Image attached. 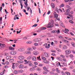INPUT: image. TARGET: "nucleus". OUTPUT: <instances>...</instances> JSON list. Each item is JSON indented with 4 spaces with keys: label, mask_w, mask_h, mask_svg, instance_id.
<instances>
[{
    "label": "nucleus",
    "mask_w": 75,
    "mask_h": 75,
    "mask_svg": "<svg viewBox=\"0 0 75 75\" xmlns=\"http://www.w3.org/2000/svg\"><path fill=\"white\" fill-rule=\"evenodd\" d=\"M71 52V51L70 50H67L65 51V53L66 54V55H69V54H70Z\"/></svg>",
    "instance_id": "1"
},
{
    "label": "nucleus",
    "mask_w": 75,
    "mask_h": 75,
    "mask_svg": "<svg viewBox=\"0 0 75 75\" xmlns=\"http://www.w3.org/2000/svg\"><path fill=\"white\" fill-rule=\"evenodd\" d=\"M25 50V49H24V48L23 47H21L18 50V51H20L21 52H23V51H24Z\"/></svg>",
    "instance_id": "2"
},
{
    "label": "nucleus",
    "mask_w": 75,
    "mask_h": 75,
    "mask_svg": "<svg viewBox=\"0 0 75 75\" xmlns=\"http://www.w3.org/2000/svg\"><path fill=\"white\" fill-rule=\"evenodd\" d=\"M18 58L20 60H23L24 59V57L23 56H21L18 57Z\"/></svg>",
    "instance_id": "3"
},
{
    "label": "nucleus",
    "mask_w": 75,
    "mask_h": 75,
    "mask_svg": "<svg viewBox=\"0 0 75 75\" xmlns=\"http://www.w3.org/2000/svg\"><path fill=\"white\" fill-rule=\"evenodd\" d=\"M10 54L11 55H15L16 54V52L15 51H12L10 52Z\"/></svg>",
    "instance_id": "4"
},
{
    "label": "nucleus",
    "mask_w": 75,
    "mask_h": 75,
    "mask_svg": "<svg viewBox=\"0 0 75 75\" xmlns=\"http://www.w3.org/2000/svg\"><path fill=\"white\" fill-rule=\"evenodd\" d=\"M66 8H67L68 9H69V10H71V9H72L71 7L69 6L68 5H66Z\"/></svg>",
    "instance_id": "5"
},
{
    "label": "nucleus",
    "mask_w": 75,
    "mask_h": 75,
    "mask_svg": "<svg viewBox=\"0 0 75 75\" xmlns=\"http://www.w3.org/2000/svg\"><path fill=\"white\" fill-rule=\"evenodd\" d=\"M8 48L9 50H10V51H12V50H14V48L11 47V46H9L8 47Z\"/></svg>",
    "instance_id": "6"
},
{
    "label": "nucleus",
    "mask_w": 75,
    "mask_h": 75,
    "mask_svg": "<svg viewBox=\"0 0 75 75\" xmlns=\"http://www.w3.org/2000/svg\"><path fill=\"white\" fill-rule=\"evenodd\" d=\"M54 17L55 18H58V15L57 14L56 12H54Z\"/></svg>",
    "instance_id": "7"
},
{
    "label": "nucleus",
    "mask_w": 75,
    "mask_h": 75,
    "mask_svg": "<svg viewBox=\"0 0 75 75\" xmlns=\"http://www.w3.org/2000/svg\"><path fill=\"white\" fill-rule=\"evenodd\" d=\"M44 54L45 55V57H46L47 58H48V57H49V55L48 53L47 52H45L44 53Z\"/></svg>",
    "instance_id": "8"
},
{
    "label": "nucleus",
    "mask_w": 75,
    "mask_h": 75,
    "mask_svg": "<svg viewBox=\"0 0 75 75\" xmlns=\"http://www.w3.org/2000/svg\"><path fill=\"white\" fill-rule=\"evenodd\" d=\"M24 54H31V52L29 51H25L24 52Z\"/></svg>",
    "instance_id": "9"
},
{
    "label": "nucleus",
    "mask_w": 75,
    "mask_h": 75,
    "mask_svg": "<svg viewBox=\"0 0 75 75\" xmlns=\"http://www.w3.org/2000/svg\"><path fill=\"white\" fill-rule=\"evenodd\" d=\"M40 39H34L33 41L35 42H39L40 41Z\"/></svg>",
    "instance_id": "10"
},
{
    "label": "nucleus",
    "mask_w": 75,
    "mask_h": 75,
    "mask_svg": "<svg viewBox=\"0 0 75 75\" xmlns=\"http://www.w3.org/2000/svg\"><path fill=\"white\" fill-rule=\"evenodd\" d=\"M19 2H20L21 3V9H23V5L22 4V2L21 1V0H19Z\"/></svg>",
    "instance_id": "11"
},
{
    "label": "nucleus",
    "mask_w": 75,
    "mask_h": 75,
    "mask_svg": "<svg viewBox=\"0 0 75 75\" xmlns=\"http://www.w3.org/2000/svg\"><path fill=\"white\" fill-rule=\"evenodd\" d=\"M32 58H33V56H29L28 57L27 59L28 60H30V59H32Z\"/></svg>",
    "instance_id": "12"
},
{
    "label": "nucleus",
    "mask_w": 75,
    "mask_h": 75,
    "mask_svg": "<svg viewBox=\"0 0 75 75\" xmlns=\"http://www.w3.org/2000/svg\"><path fill=\"white\" fill-rule=\"evenodd\" d=\"M11 58V57L10 56H8L6 57V59H7V60H9V59H10V58Z\"/></svg>",
    "instance_id": "13"
},
{
    "label": "nucleus",
    "mask_w": 75,
    "mask_h": 75,
    "mask_svg": "<svg viewBox=\"0 0 75 75\" xmlns=\"http://www.w3.org/2000/svg\"><path fill=\"white\" fill-rule=\"evenodd\" d=\"M33 54L35 55H38V52H37L36 51H35L33 52Z\"/></svg>",
    "instance_id": "14"
},
{
    "label": "nucleus",
    "mask_w": 75,
    "mask_h": 75,
    "mask_svg": "<svg viewBox=\"0 0 75 75\" xmlns=\"http://www.w3.org/2000/svg\"><path fill=\"white\" fill-rule=\"evenodd\" d=\"M32 60H33V61H35L37 60L36 59V57H32Z\"/></svg>",
    "instance_id": "15"
},
{
    "label": "nucleus",
    "mask_w": 75,
    "mask_h": 75,
    "mask_svg": "<svg viewBox=\"0 0 75 75\" xmlns=\"http://www.w3.org/2000/svg\"><path fill=\"white\" fill-rule=\"evenodd\" d=\"M24 67V65L23 64H20L19 66V68H23Z\"/></svg>",
    "instance_id": "16"
},
{
    "label": "nucleus",
    "mask_w": 75,
    "mask_h": 75,
    "mask_svg": "<svg viewBox=\"0 0 75 75\" xmlns=\"http://www.w3.org/2000/svg\"><path fill=\"white\" fill-rule=\"evenodd\" d=\"M57 32V30H53V31H52L51 33H56Z\"/></svg>",
    "instance_id": "17"
},
{
    "label": "nucleus",
    "mask_w": 75,
    "mask_h": 75,
    "mask_svg": "<svg viewBox=\"0 0 75 75\" xmlns=\"http://www.w3.org/2000/svg\"><path fill=\"white\" fill-rule=\"evenodd\" d=\"M51 4L52 7L53 8H55V4L53 3H52Z\"/></svg>",
    "instance_id": "18"
},
{
    "label": "nucleus",
    "mask_w": 75,
    "mask_h": 75,
    "mask_svg": "<svg viewBox=\"0 0 75 75\" xmlns=\"http://www.w3.org/2000/svg\"><path fill=\"white\" fill-rule=\"evenodd\" d=\"M0 46L1 47V46H2V47H6V45H5V44L1 43H0Z\"/></svg>",
    "instance_id": "19"
},
{
    "label": "nucleus",
    "mask_w": 75,
    "mask_h": 75,
    "mask_svg": "<svg viewBox=\"0 0 75 75\" xmlns=\"http://www.w3.org/2000/svg\"><path fill=\"white\" fill-rule=\"evenodd\" d=\"M46 29H47V28L45 27L40 28V30H46Z\"/></svg>",
    "instance_id": "20"
},
{
    "label": "nucleus",
    "mask_w": 75,
    "mask_h": 75,
    "mask_svg": "<svg viewBox=\"0 0 75 75\" xmlns=\"http://www.w3.org/2000/svg\"><path fill=\"white\" fill-rule=\"evenodd\" d=\"M28 2V0H26V2H24V4L25 5V6H26V7H27V6H28V4H27Z\"/></svg>",
    "instance_id": "21"
},
{
    "label": "nucleus",
    "mask_w": 75,
    "mask_h": 75,
    "mask_svg": "<svg viewBox=\"0 0 75 75\" xmlns=\"http://www.w3.org/2000/svg\"><path fill=\"white\" fill-rule=\"evenodd\" d=\"M63 50H67V46H64L63 47Z\"/></svg>",
    "instance_id": "22"
},
{
    "label": "nucleus",
    "mask_w": 75,
    "mask_h": 75,
    "mask_svg": "<svg viewBox=\"0 0 75 75\" xmlns=\"http://www.w3.org/2000/svg\"><path fill=\"white\" fill-rule=\"evenodd\" d=\"M63 40L64 42L65 43H68V42H69L67 40Z\"/></svg>",
    "instance_id": "23"
},
{
    "label": "nucleus",
    "mask_w": 75,
    "mask_h": 75,
    "mask_svg": "<svg viewBox=\"0 0 75 75\" xmlns=\"http://www.w3.org/2000/svg\"><path fill=\"white\" fill-rule=\"evenodd\" d=\"M54 27V25L52 24L50 26H47V28H52Z\"/></svg>",
    "instance_id": "24"
},
{
    "label": "nucleus",
    "mask_w": 75,
    "mask_h": 75,
    "mask_svg": "<svg viewBox=\"0 0 75 75\" xmlns=\"http://www.w3.org/2000/svg\"><path fill=\"white\" fill-rule=\"evenodd\" d=\"M58 37L59 38H60L61 39H64V37L61 35L59 36Z\"/></svg>",
    "instance_id": "25"
},
{
    "label": "nucleus",
    "mask_w": 75,
    "mask_h": 75,
    "mask_svg": "<svg viewBox=\"0 0 75 75\" xmlns=\"http://www.w3.org/2000/svg\"><path fill=\"white\" fill-rule=\"evenodd\" d=\"M35 68H32L30 69V71H35Z\"/></svg>",
    "instance_id": "26"
},
{
    "label": "nucleus",
    "mask_w": 75,
    "mask_h": 75,
    "mask_svg": "<svg viewBox=\"0 0 75 75\" xmlns=\"http://www.w3.org/2000/svg\"><path fill=\"white\" fill-rule=\"evenodd\" d=\"M24 72V71L23 70H18V72L19 73H23Z\"/></svg>",
    "instance_id": "27"
},
{
    "label": "nucleus",
    "mask_w": 75,
    "mask_h": 75,
    "mask_svg": "<svg viewBox=\"0 0 75 75\" xmlns=\"http://www.w3.org/2000/svg\"><path fill=\"white\" fill-rule=\"evenodd\" d=\"M56 72H57L58 73H60V71L59 70V69L58 68H56Z\"/></svg>",
    "instance_id": "28"
},
{
    "label": "nucleus",
    "mask_w": 75,
    "mask_h": 75,
    "mask_svg": "<svg viewBox=\"0 0 75 75\" xmlns=\"http://www.w3.org/2000/svg\"><path fill=\"white\" fill-rule=\"evenodd\" d=\"M23 61H18V63H19V64H22V63H23Z\"/></svg>",
    "instance_id": "29"
},
{
    "label": "nucleus",
    "mask_w": 75,
    "mask_h": 75,
    "mask_svg": "<svg viewBox=\"0 0 75 75\" xmlns=\"http://www.w3.org/2000/svg\"><path fill=\"white\" fill-rule=\"evenodd\" d=\"M14 64H15V63H13L12 64V68H13V69H15V66H14Z\"/></svg>",
    "instance_id": "30"
},
{
    "label": "nucleus",
    "mask_w": 75,
    "mask_h": 75,
    "mask_svg": "<svg viewBox=\"0 0 75 75\" xmlns=\"http://www.w3.org/2000/svg\"><path fill=\"white\" fill-rule=\"evenodd\" d=\"M14 61V59H11L9 60V62L11 63V62H13Z\"/></svg>",
    "instance_id": "31"
},
{
    "label": "nucleus",
    "mask_w": 75,
    "mask_h": 75,
    "mask_svg": "<svg viewBox=\"0 0 75 75\" xmlns=\"http://www.w3.org/2000/svg\"><path fill=\"white\" fill-rule=\"evenodd\" d=\"M32 42L31 41H28L27 42V44H32Z\"/></svg>",
    "instance_id": "32"
},
{
    "label": "nucleus",
    "mask_w": 75,
    "mask_h": 75,
    "mask_svg": "<svg viewBox=\"0 0 75 75\" xmlns=\"http://www.w3.org/2000/svg\"><path fill=\"white\" fill-rule=\"evenodd\" d=\"M66 74H67V75H71V73H70L69 72H65Z\"/></svg>",
    "instance_id": "33"
},
{
    "label": "nucleus",
    "mask_w": 75,
    "mask_h": 75,
    "mask_svg": "<svg viewBox=\"0 0 75 75\" xmlns=\"http://www.w3.org/2000/svg\"><path fill=\"white\" fill-rule=\"evenodd\" d=\"M4 55L5 56H7L8 55V54L7 53H4Z\"/></svg>",
    "instance_id": "34"
},
{
    "label": "nucleus",
    "mask_w": 75,
    "mask_h": 75,
    "mask_svg": "<svg viewBox=\"0 0 75 75\" xmlns=\"http://www.w3.org/2000/svg\"><path fill=\"white\" fill-rule=\"evenodd\" d=\"M14 73L15 74H18V72L17 71V70L15 71L14 72Z\"/></svg>",
    "instance_id": "35"
},
{
    "label": "nucleus",
    "mask_w": 75,
    "mask_h": 75,
    "mask_svg": "<svg viewBox=\"0 0 75 75\" xmlns=\"http://www.w3.org/2000/svg\"><path fill=\"white\" fill-rule=\"evenodd\" d=\"M71 45H72V46L73 47H75V44L74 43V42H71Z\"/></svg>",
    "instance_id": "36"
},
{
    "label": "nucleus",
    "mask_w": 75,
    "mask_h": 75,
    "mask_svg": "<svg viewBox=\"0 0 75 75\" xmlns=\"http://www.w3.org/2000/svg\"><path fill=\"white\" fill-rule=\"evenodd\" d=\"M63 60L64 62H66L67 61V60L65 58V57H64V58H63Z\"/></svg>",
    "instance_id": "37"
},
{
    "label": "nucleus",
    "mask_w": 75,
    "mask_h": 75,
    "mask_svg": "<svg viewBox=\"0 0 75 75\" xmlns=\"http://www.w3.org/2000/svg\"><path fill=\"white\" fill-rule=\"evenodd\" d=\"M34 45L35 46H38V44L37 43H34Z\"/></svg>",
    "instance_id": "38"
},
{
    "label": "nucleus",
    "mask_w": 75,
    "mask_h": 75,
    "mask_svg": "<svg viewBox=\"0 0 75 75\" xmlns=\"http://www.w3.org/2000/svg\"><path fill=\"white\" fill-rule=\"evenodd\" d=\"M70 10H69V9H68L66 10V11L67 12V13H69L70 11Z\"/></svg>",
    "instance_id": "39"
},
{
    "label": "nucleus",
    "mask_w": 75,
    "mask_h": 75,
    "mask_svg": "<svg viewBox=\"0 0 75 75\" xmlns=\"http://www.w3.org/2000/svg\"><path fill=\"white\" fill-rule=\"evenodd\" d=\"M64 5L63 4H62L60 5V8H61V7H64Z\"/></svg>",
    "instance_id": "40"
},
{
    "label": "nucleus",
    "mask_w": 75,
    "mask_h": 75,
    "mask_svg": "<svg viewBox=\"0 0 75 75\" xmlns=\"http://www.w3.org/2000/svg\"><path fill=\"white\" fill-rule=\"evenodd\" d=\"M43 69L45 71H47V69L46 67H44L43 68Z\"/></svg>",
    "instance_id": "41"
},
{
    "label": "nucleus",
    "mask_w": 75,
    "mask_h": 75,
    "mask_svg": "<svg viewBox=\"0 0 75 75\" xmlns=\"http://www.w3.org/2000/svg\"><path fill=\"white\" fill-rule=\"evenodd\" d=\"M50 21L52 24H54V20H51Z\"/></svg>",
    "instance_id": "42"
},
{
    "label": "nucleus",
    "mask_w": 75,
    "mask_h": 75,
    "mask_svg": "<svg viewBox=\"0 0 75 75\" xmlns=\"http://www.w3.org/2000/svg\"><path fill=\"white\" fill-rule=\"evenodd\" d=\"M55 10L57 11V13H59V11H58V8H55Z\"/></svg>",
    "instance_id": "43"
},
{
    "label": "nucleus",
    "mask_w": 75,
    "mask_h": 75,
    "mask_svg": "<svg viewBox=\"0 0 75 75\" xmlns=\"http://www.w3.org/2000/svg\"><path fill=\"white\" fill-rule=\"evenodd\" d=\"M31 62L30 61H28V62H26V64H30V63H31Z\"/></svg>",
    "instance_id": "44"
},
{
    "label": "nucleus",
    "mask_w": 75,
    "mask_h": 75,
    "mask_svg": "<svg viewBox=\"0 0 75 75\" xmlns=\"http://www.w3.org/2000/svg\"><path fill=\"white\" fill-rule=\"evenodd\" d=\"M42 58L43 60H46V58L44 57H42Z\"/></svg>",
    "instance_id": "45"
},
{
    "label": "nucleus",
    "mask_w": 75,
    "mask_h": 75,
    "mask_svg": "<svg viewBox=\"0 0 75 75\" xmlns=\"http://www.w3.org/2000/svg\"><path fill=\"white\" fill-rule=\"evenodd\" d=\"M43 74L46 75V74H47V72L46 71H43Z\"/></svg>",
    "instance_id": "46"
},
{
    "label": "nucleus",
    "mask_w": 75,
    "mask_h": 75,
    "mask_svg": "<svg viewBox=\"0 0 75 75\" xmlns=\"http://www.w3.org/2000/svg\"><path fill=\"white\" fill-rule=\"evenodd\" d=\"M4 73H5L4 72H2L0 74V75H4Z\"/></svg>",
    "instance_id": "47"
},
{
    "label": "nucleus",
    "mask_w": 75,
    "mask_h": 75,
    "mask_svg": "<svg viewBox=\"0 0 75 75\" xmlns=\"http://www.w3.org/2000/svg\"><path fill=\"white\" fill-rule=\"evenodd\" d=\"M51 51L52 52H56V51H55V50H51Z\"/></svg>",
    "instance_id": "48"
},
{
    "label": "nucleus",
    "mask_w": 75,
    "mask_h": 75,
    "mask_svg": "<svg viewBox=\"0 0 75 75\" xmlns=\"http://www.w3.org/2000/svg\"><path fill=\"white\" fill-rule=\"evenodd\" d=\"M42 42H40L39 43V44L40 45H42Z\"/></svg>",
    "instance_id": "49"
},
{
    "label": "nucleus",
    "mask_w": 75,
    "mask_h": 75,
    "mask_svg": "<svg viewBox=\"0 0 75 75\" xmlns=\"http://www.w3.org/2000/svg\"><path fill=\"white\" fill-rule=\"evenodd\" d=\"M36 69L37 71H40V70H41V69L40 68H37Z\"/></svg>",
    "instance_id": "50"
},
{
    "label": "nucleus",
    "mask_w": 75,
    "mask_h": 75,
    "mask_svg": "<svg viewBox=\"0 0 75 75\" xmlns=\"http://www.w3.org/2000/svg\"><path fill=\"white\" fill-rule=\"evenodd\" d=\"M69 22L70 23H71V24H73L74 23V22H73V21L72 20L70 21Z\"/></svg>",
    "instance_id": "51"
},
{
    "label": "nucleus",
    "mask_w": 75,
    "mask_h": 75,
    "mask_svg": "<svg viewBox=\"0 0 75 75\" xmlns=\"http://www.w3.org/2000/svg\"><path fill=\"white\" fill-rule=\"evenodd\" d=\"M43 66V64H40L39 65V67H42Z\"/></svg>",
    "instance_id": "52"
},
{
    "label": "nucleus",
    "mask_w": 75,
    "mask_h": 75,
    "mask_svg": "<svg viewBox=\"0 0 75 75\" xmlns=\"http://www.w3.org/2000/svg\"><path fill=\"white\" fill-rule=\"evenodd\" d=\"M37 24H35L34 25H33V27H37Z\"/></svg>",
    "instance_id": "53"
},
{
    "label": "nucleus",
    "mask_w": 75,
    "mask_h": 75,
    "mask_svg": "<svg viewBox=\"0 0 75 75\" xmlns=\"http://www.w3.org/2000/svg\"><path fill=\"white\" fill-rule=\"evenodd\" d=\"M30 12L31 15V14H32V10H31V8H30Z\"/></svg>",
    "instance_id": "54"
},
{
    "label": "nucleus",
    "mask_w": 75,
    "mask_h": 75,
    "mask_svg": "<svg viewBox=\"0 0 75 75\" xmlns=\"http://www.w3.org/2000/svg\"><path fill=\"white\" fill-rule=\"evenodd\" d=\"M4 67L5 68H8V66H5Z\"/></svg>",
    "instance_id": "55"
},
{
    "label": "nucleus",
    "mask_w": 75,
    "mask_h": 75,
    "mask_svg": "<svg viewBox=\"0 0 75 75\" xmlns=\"http://www.w3.org/2000/svg\"><path fill=\"white\" fill-rule=\"evenodd\" d=\"M6 64H7V65H9V62H8V61H6Z\"/></svg>",
    "instance_id": "56"
},
{
    "label": "nucleus",
    "mask_w": 75,
    "mask_h": 75,
    "mask_svg": "<svg viewBox=\"0 0 75 75\" xmlns=\"http://www.w3.org/2000/svg\"><path fill=\"white\" fill-rule=\"evenodd\" d=\"M23 39L24 40H26V39H27V38L26 36H25L23 38Z\"/></svg>",
    "instance_id": "57"
},
{
    "label": "nucleus",
    "mask_w": 75,
    "mask_h": 75,
    "mask_svg": "<svg viewBox=\"0 0 75 75\" xmlns=\"http://www.w3.org/2000/svg\"><path fill=\"white\" fill-rule=\"evenodd\" d=\"M67 40H72V39H71V38L68 37H67Z\"/></svg>",
    "instance_id": "58"
},
{
    "label": "nucleus",
    "mask_w": 75,
    "mask_h": 75,
    "mask_svg": "<svg viewBox=\"0 0 75 75\" xmlns=\"http://www.w3.org/2000/svg\"><path fill=\"white\" fill-rule=\"evenodd\" d=\"M28 50V51H30V50H31V48H28L27 49Z\"/></svg>",
    "instance_id": "59"
},
{
    "label": "nucleus",
    "mask_w": 75,
    "mask_h": 75,
    "mask_svg": "<svg viewBox=\"0 0 75 75\" xmlns=\"http://www.w3.org/2000/svg\"><path fill=\"white\" fill-rule=\"evenodd\" d=\"M62 75H65V73H64V72H63V71L62 72Z\"/></svg>",
    "instance_id": "60"
},
{
    "label": "nucleus",
    "mask_w": 75,
    "mask_h": 75,
    "mask_svg": "<svg viewBox=\"0 0 75 75\" xmlns=\"http://www.w3.org/2000/svg\"><path fill=\"white\" fill-rule=\"evenodd\" d=\"M65 30L66 31H67L68 32H69V30L67 28H65Z\"/></svg>",
    "instance_id": "61"
},
{
    "label": "nucleus",
    "mask_w": 75,
    "mask_h": 75,
    "mask_svg": "<svg viewBox=\"0 0 75 75\" xmlns=\"http://www.w3.org/2000/svg\"><path fill=\"white\" fill-rule=\"evenodd\" d=\"M34 64L35 65H38V63H37V62H35L34 63Z\"/></svg>",
    "instance_id": "62"
},
{
    "label": "nucleus",
    "mask_w": 75,
    "mask_h": 75,
    "mask_svg": "<svg viewBox=\"0 0 75 75\" xmlns=\"http://www.w3.org/2000/svg\"><path fill=\"white\" fill-rule=\"evenodd\" d=\"M52 56H55V54L54 53H52Z\"/></svg>",
    "instance_id": "63"
},
{
    "label": "nucleus",
    "mask_w": 75,
    "mask_h": 75,
    "mask_svg": "<svg viewBox=\"0 0 75 75\" xmlns=\"http://www.w3.org/2000/svg\"><path fill=\"white\" fill-rule=\"evenodd\" d=\"M60 24L61 25H63V24L62 23V22H60Z\"/></svg>",
    "instance_id": "64"
}]
</instances>
